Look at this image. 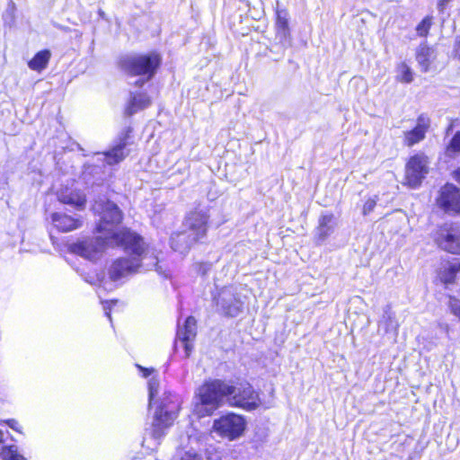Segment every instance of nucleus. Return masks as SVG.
<instances>
[{
    "mask_svg": "<svg viewBox=\"0 0 460 460\" xmlns=\"http://www.w3.org/2000/svg\"><path fill=\"white\" fill-rule=\"evenodd\" d=\"M416 59L421 68V71L427 72L430 64L435 59V51L429 47L421 45L417 50Z\"/></svg>",
    "mask_w": 460,
    "mask_h": 460,
    "instance_id": "obj_21",
    "label": "nucleus"
},
{
    "mask_svg": "<svg viewBox=\"0 0 460 460\" xmlns=\"http://www.w3.org/2000/svg\"><path fill=\"white\" fill-rule=\"evenodd\" d=\"M149 404H152L158 391V381L155 378L148 382Z\"/></svg>",
    "mask_w": 460,
    "mask_h": 460,
    "instance_id": "obj_30",
    "label": "nucleus"
},
{
    "mask_svg": "<svg viewBox=\"0 0 460 460\" xmlns=\"http://www.w3.org/2000/svg\"><path fill=\"white\" fill-rule=\"evenodd\" d=\"M429 158L423 153L411 156L405 164L403 184L411 189L420 186L429 172Z\"/></svg>",
    "mask_w": 460,
    "mask_h": 460,
    "instance_id": "obj_8",
    "label": "nucleus"
},
{
    "mask_svg": "<svg viewBox=\"0 0 460 460\" xmlns=\"http://www.w3.org/2000/svg\"><path fill=\"white\" fill-rule=\"evenodd\" d=\"M115 302L114 301H106L104 304H103V309L105 311V314L111 319V314H110V310H111V306L114 304Z\"/></svg>",
    "mask_w": 460,
    "mask_h": 460,
    "instance_id": "obj_33",
    "label": "nucleus"
},
{
    "mask_svg": "<svg viewBox=\"0 0 460 460\" xmlns=\"http://www.w3.org/2000/svg\"><path fill=\"white\" fill-rule=\"evenodd\" d=\"M209 214L208 209H199L190 212L185 219L182 233L178 235L183 239V243H177L181 250L190 249L192 244L206 236Z\"/></svg>",
    "mask_w": 460,
    "mask_h": 460,
    "instance_id": "obj_4",
    "label": "nucleus"
},
{
    "mask_svg": "<svg viewBox=\"0 0 460 460\" xmlns=\"http://www.w3.org/2000/svg\"><path fill=\"white\" fill-rule=\"evenodd\" d=\"M453 178L460 183V167L456 170H455L452 173Z\"/></svg>",
    "mask_w": 460,
    "mask_h": 460,
    "instance_id": "obj_37",
    "label": "nucleus"
},
{
    "mask_svg": "<svg viewBox=\"0 0 460 460\" xmlns=\"http://www.w3.org/2000/svg\"><path fill=\"white\" fill-rule=\"evenodd\" d=\"M182 232H179V233H174L172 236H171V247L176 251V252H179L181 253H184L186 252L189 249H182L181 250L180 248L177 247V243H183V239L180 238V237H176L178 235H180Z\"/></svg>",
    "mask_w": 460,
    "mask_h": 460,
    "instance_id": "obj_31",
    "label": "nucleus"
},
{
    "mask_svg": "<svg viewBox=\"0 0 460 460\" xmlns=\"http://www.w3.org/2000/svg\"><path fill=\"white\" fill-rule=\"evenodd\" d=\"M122 69L133 75H146V80H138L136 84L142 85L153 77L156 68L160 65V58L157 54L128 56L121 59Z\"/></svg>",
    "mask_w": 460,
    "mask_h": 460,
    "instance_id": "obj_7",
    "label": "nucleus"
},
{
    "mask_svg": "<svg viewBox=\"0 0 460 460\" xmlns=\"http://www.w3.org/2000/svg\"><path fill=\"white\" fill-rule=\"evenodd\" d=\"M127 141L123 139L120 143L114 147H112L110 151L102 154H97L100 156L99 159L103 160L107 164L113 165L116 164L128 155V152L126 150Z\"/></svg>",
    "mask_w": 460,
    "mask_h": 460,
    "instance_id": "obj_18",
    "label": "nucleus"
},
{
    "mask_svg": "<svg viewBox=\"0 0 460 460\" xmlns=\"http://www.w3.org/2000/svg\"><path fill=\"white\" fill-rule=\"evenodd\" d=\"M376 205V199H368L363 206V214L367 215L372 212Z\"/></svg>",
    "mask_w": 460,
    "mask_h": 460,
    "instance_id": "obj_32",
    "label": "nucleus"
},
{
    "mask_svg": "<svg viewBox=\"0 0 460 460\" xmlns=\"http://www.w3.org/2000/svg\"><path fill=\"white\" fill-rule=\"evenodd\" d=\"M93 210L100 217L96 229L102 235L72 243L68 248L72 253L90 261L98 259L104 248L111 245L109 238L112 235V232L119 231L117 226L122 220L121 211L111 201H95Z\"/></svg>",
    "mask_w": 460,
    "mask_h": 460,
    "instance_id": "obj_2",
    "label": "nucleus"
},
{
    "mask_svg": "<svg viewBox=\"0 0 460 460\" xmlns=\"http://www.w3.org/2000/svg\"><path fill=\"white\" fill-rule=\"evenodd\" d=\"M182 460H202V459H201V456L197 454H194V455L188 454L185 457L182 458Z\"/></svg>",
    "mask_w": 460,
    "mask_h": 460,
    "instance_id": "obj_35",
    "label": "nucleus"
},
{
    "mask_svg": "<svg viewBox=\"0 0 460 460\" xmlns=\"http://www.w3.org/2000/svg\"><path fill=\"white\" fill-rule=\"evenodd\" d=\"M4 436V431L2 429H0V442L3 441Z\"/></svg>",
    "mask_w": 460,
    "mask_h": 460,
    "instance_id": "obj_39",
    "label": "nucleus"
},
{
    "mask_svg": "<svg viewBox=\"0 0 460 460\" xmlns=\"http://www.w3.org/2000/svg\"><path fill=\"white\" fill-rule=\"evenodd\" d=\"M50 58V52L49 50H42L38 52L33 58L29 62L28 66L31 69L35 71H41L44 69Z\"/></svg>",
    "mask_w": 460,
    "mask_h": 460,
    "instance_id": "obj_22",
    "label": "nucleus"
},
{
    "mask_svg": "<svg viewBox=\"0 0 460 460\" xmlns=\"http://www.w3.org/2000/svg\"><path fill=\"white\" fill-rule=\"evenodd\" d=\"M180 409V400L176 394L165 393L163 401L158 406L153 423L152 436L160 439L164 430L170 427L177 417Z\"/></svg>",
    "mask_w": 460,
    "mask_h": 460,
    "instance_id": "obj_5",
    "label": "nucleus"
},
{
    "mask_svg": "<svg viewBox=\"0 0 460 460\" xmlns=\"http://www.w3.org/2000/svg\"><path fill=\"white\" fill-rule=\"evenodd\" d=\"M459 271L460 261L458 260L447 261L439 268L438 271V278L445 285L452 284L455 282Z\"/></svg>",
    "mask_w": 460,
    "mask_h": 460,
    "instance_id": "obj_20",
    "label": "nucleus"
},
{
    "mask_svg": "<svg viewBox=\"0 0 460 460\" xmlns=\"http://www.w3.org/2000/svg\"><path fill=\"white\" fill-rule=\"evenodd\" d=\"M447 155L455 157L460 154V131L456 132L446 150Z\"/></svg>",
    "mask_w": 460,
    "mask_h": 460,
    "instance_id": "obj_25",
    "label": "nucleus"
},
{
    "mask_svg": "<svg viewBox=\"0 0 460 460\" xmlns=\"http://www.w3.org/2000/svg\"><path fill=\"white\" fill-rule=\"evenodd\" d=\"M447 305L450 313L460 321V300L455 296H450Z\"/></svg>",
    "mask_w": 460,
    "mask_h": 460,
    "instance_id": "obj_29",
    "label": "nucleus"
},
{
    "mask_svg": "<svg viewBox=\"0 0 460 460\" xmlns=\"http://www.w3.org/2000/svg\"><path fill=\"white\" fill-rule=\"evenodd\" d=\"M227 404L247 411L257 410L261 405L259 393L247 382L228 383Z\"/></svg>",
    "mask_w": 460,
    "mask_h": 460,
    "instance_id": "obj_6",
    "label": "nucleus"
},
{
    "mask_svg": "<svg viewBox=\"0 0 460 460\" xmlns=\"http://www.w3.org/2000/svg\"><path fill=\"white\" fill-rule=\"evenodd\" d=\"M397 80L402 83H411L413 80L411 68L405 63H402L397 67Z\"/></svg>",
    "mask_w": 460,
    "mask_h": 460,
    "instance_id": "obj_23",
    "label": "nucleus"
},
{
    "mask_svg": "<svg viewBox=\"0 0 460 460\" xmlns=\"http://www.w3.org/2000/svg\"><path fill=\"white\" fill-rule=\"evenodd\" d=\"M217 304L229 316L238 315L243 305L242 301L236 296L233 288L222 289L217 298Z\"/></svg>",
    "mask_w": 460,
    "mask_h": 460,
    "instance_id": "obj_12",
    "label": "nucleus"
},
{
    "mask_svg": "<svg viewBox=\"0 0 460 460\" xmlns=\"http://www.w3.org/2000/svg\"><path fill=\"white\" fill-rule=\"evenodd\" d=\"M3 460H25L13 447H4L1 453Z\"/></svg>",
    "mask_w": 460,
    "mask_h": 460,
    "instance_id": "obj_27",
    "label": "nucleus"
},
{
    "mask_svg": "<svg viewBox=\"0 0 460 460\" xmlns=\"http://www.w3.org/2000/svg\"><path fill=\"white\" fill-rule=\"evenodd\" d=\"M431 17H425L417 26L416 31L420 36H426L431 26Z\"/></svg>",
    "mask_w": 460,
    "mask_h": 460,
    "instance_id": "obj_28",
    "label": "nucleus"
},
{
    "mask_svg": "<svg viewBox=\"0 0 460 460\" xmlns=\"http://www.w3.org/2000/svg\"><path fill=\"white\" fill-rule=\"evenodd\" d=\"M228 382L211 380L200 385L196 392L194 412L199 417H205L227 403Z\"/></svg>",
    "mask_w": 460,
    "mask_h": 460,
    "instance_id": "obj_3",
    "label": "nucleus"
},
{
    "mask_svg": "<svg viewBox=\"0 0 460 460\" xmlns=\"http://www.w3.org/2000/svg\"><path fill=\"white\" fill-rule=\"evenodd\" d=\"M137 367L139 368L140 372L142 373V376L144 377H146L150 375V373L153 371V369H148V368H144L140 366H137Z\"/></svg>",
    "mask_w": 460,
    "mask_h": 460,
    "instance_id": "obj_36",
    "label": "nucleus"
},
{
    "mask_svg": "<svg viewBox=\"0 0 460 460\" xmlns=\"http://www.w3.org/2000/svg\"><path fill=\"white\" fill-rule=\"evenodd\" d=\"M276 25L279 31H281L283 34H286V32L288 31V15L287 11H277Z\"/></svg>",
    "mask_w": 460,
    "mask_h": 460,
    "instance_id": "obj_26",
    "label": "nucleus"
},
{
    "mask_svg": "<svg viewBox=\"0 0 460 460\" xmlns=\"http://www.w3.org/2000/svg\"><path fill=\"white\" fill-rule=\"evenodd\" d=\"M334 216L332 213L323 214L319 218L318 226L315 233V243L321 245L334 229Z\"/></svg>",
    "mask_w": 460,
    "mask_h": 460,
    "instance_id": "obj_16",
    "label": "nucleus"
},
{
    "mask_svg": "<svg viewBox=\"0 0 460 460\" xmlns=\"http://www.w3.org/2000/svg\"><path fill=\"white\" fill-rule=\"evenodd\" d=\"M455 53L456 56L460 59V39L456 43Z\"/></svg>",
    "mask_w": 460,
    "mask_h": 460,
    "instance_id": "obj_38",
    "label": "nucleus"
},
{
    "mask_svg": "<svg viewBox=\"0 0 460 460\" xmlns=\"http://www.w3.org/2000/svg\"><path fill=\"white\" fill-rule=\"evenodd\" d=\"M437 204L447 214H460V189L452 183L445 184L439 190Z\"/></svg>",
    "mask_w": 460,
    "mask_h": 460,
    "instance_id": "obj_11",
    "label": "nucleus"
},
{
    "mask_svg": "<svg viewBox=\"0 0 460 460\" xmlns=\"http://www.w3.org/2000/svg\"><path fill=\"white\" fill-rule=\"evenodd\" d=\"M111 246H121L128 257L117 259L109 269V275L113 280L136 273L140 268L151 270L155 268L158 271V261L153 249L146 244L143 238L128 229H119L112 232L109 238Z\"/></svg>",
    "mask_w": 460,
    "mask_h": 460,
    "instance_id": "obj_1",
    "label": "nucleus"
},
{
    "mask_svg": "<svg viewBox=\"0 0 460 460\" xmlns=\"http://www.w3.org/2000/svg\"><path fill=\"white\" fill-rule=\"evenodd\" d=\"M58 201L69 205L77 210H83L86 205V196L80 190L71 186L62 187L57 191Z\"/></svg>",
    "mask_w": 460,
    "mask_h": 460,
    "instance_id": "obj_14",
    "label": "nucleus"
},
{
    "mask_svg": "<svg viewBox=\"0 0 460 460\" xmlns=\"http://www.w3.org/2000/svg\"><path fill=\"white\" fill-rule=\"evenodd\" d=\"M453 128V125L451 124L448 128V130H450Z\"/></svg>",
    "mask_w": 460,
    "mask_h": 460,
    "instance_id": "obj_40",
    "label": "nucleus"
},
{
    "mask_svg": "<svg viewBox=\"0 0 460 460\" xmlns=\"http://www.w3.org/2000/svg\"><path fill=\"white\" fill-rule=\"evenodd\" d=\"M246 429L245 419L235 413H229L214 420L213 429L221 437L234 440L243 436Z\"/></svg>",
    "mask_w": 460,
    "mask_h": 460,
    "instance_id": "obj_9",
    "label": "nucleus"
},
{
    "mask_svg": "<svg viewBox=\"0 0 460 460\" xmlns=\"http://www.w3.org/2000/svg\"><path fill=\"white\" fill-rule=\"evenodd\" d=\"M51 220L55 227L61 232H70L82 226V221L79 217L75 218L62 213H53Z\"/></svg>",
    "mask_w": 460,
    "mask_h": 460,
    "instance_id": "obj_17",
    "label": "nucleus"
},
{
    "mask_svg": "<svg viewBox=\"0 0 460 460\" xmlns=\"http://www.w3.org/2000/svg\"><path fill=\"white\" fill-rule=\"evenodd\" d=\"M151 104V100L146 93H135L130 94V98L125 107V114L131 116Z\"/></svg>",
    "mask_w": 460,
    "mask_h": 460,
    "instance_id": "obj_19",
    "label": "nucleus"
},
{
    "mask_svg": "<svg viewBox=\"0 0 460 460\" xmlns=\"http://www.w3.org/2000/svg\"><path fill=\"white\" fill-rule=\"evenodd\" d=\"M430 125L429 119L424 115L418 118L415 128L404 133V144L412 146L424 139L426 132Z\"/></svg>",
    "mask_w": 460,
    "mask_h": 460,
    "instance_id": "obj_15",
    "label": "nucleus"
},
{
    "mask_svg": "<svg viewBox=\"0 0 460 460\" xmlns=\"http://www.w3.org/2000/svg\"><path fill=\"white\" fill-rule=\"evenodd\" d=\"M196 336V320L192 316H189L182 327L177 332V339L175 342L176 348L181 347L185 351V357H189L192 350V341Z\"/></svg>",
    "mask_w": 460,
    "mask_h": 460,
    "instance_id": "obj_13",
    "label": "nucleus"
},
{
    "mask_svg": "<svg viewBox=\"0 0 460 460\" xmlns=\"http://www.w3.org/2000/svg\"><path fill=\"white\" fill-rule=\"evenodd\" d=\"M7 424H8V425H9V427H10V428H12L13 429H15V430H18V431L20 430L21 426H20V424L18 423V421H17V420H9L7 421Z\"/></svg>",
    "mask_w": 460,
    "mask_h": 460,
    "instance_id": "obj_34",
    "label": "nucleus"
},
{
    "mask_svg": "<svg viewBox=\"0 0 460 460\" xmlns=\"http://www.w3.org/2000/svg\"><path fill=\"white\" fill-rule=\"evenodd\" d=\"M385 328V332H394L395 335L398 332L399 329V323L395 320L394 316L392 314H385L384 315V320L381 322L380 326H383Z\"/></svg>",
    "mask_w": 460,
    "mask_h": 460,
    "instance_id": "obj_24",
    "label": "nucleus"
},
{
    "mask_svg": "<svg viewBox=\"0 0 460 460\" xmlns=\"http://www.w3.org/2000/svg\"><path fill=\"white\" fill-rule=\"evenodd\" d=\"M438 245L453 254H460V226L446 224L440 226L435 236Z\"/></svg>",
    "mask_w": 460,
    "mask_h": 460,
    "instance_id": "obj_10",
    "label": "nucleus"
}]
</instances>
